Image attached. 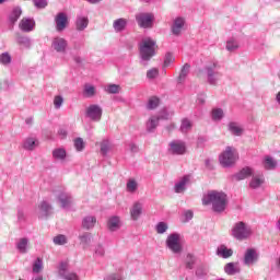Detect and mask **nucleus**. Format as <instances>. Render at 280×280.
Wrapping results in <instances>:
<instances>
[{"label":"nucleus","mask_w":280,"mask_h":280,"mask_svg":"<svg viewBox=\"0 0 280 280\" xmlns=\"http://www.w3.org/2000/svg\"><path fill=\"white\" fill-rule=\"evenodd\" d=\"M104 280H121V275L119 273H112L104 278Z\"/></svg>","instance_id":"680f3d73"},{"label":"nucleus","mask_w":280,"mask_h":280,"mask_svg":"<svg viewBox=\"0 0 280 280\" xmlns=\"http://www.w3.org/2000/svg\"><path fill=\"white\" fill-rule=\"evenodd\" d=\"M107 229L110 233H115L121 229V217L112 215L107 220Z\"/></svg>","instance_id":"a211bd4d"},{"label":"nucleus","mask_w":280,"mask_h":280,"mask_svg":"<svg viewBox=\"0 0 280 280\" xmlns=\"http://www.w3.org/2000/svg\"><path fill=\"white\" fill-rule=\"evenodd\" d=\"M217 255L223 259H229V257H233V249L228 248L225 245H221L217 249Z\"/></svg>","instance_id":"473e14b6"},{"label":"nucleus","mask_w":280,"mask_h":280,"mask_svg":"<svg viewBox=\"0 0 280 280\" xmlns=\"http://www.w3.org/2000/svg\"><path fill=\"white\" fill-rule=\"evenodd\" d=\"M59 135L61 137H67V130H65V129L59 130Z\"/></svg>","instance_id":"774afa93"},{"label":"nucleus","mask_w":280,"mask_h":280,"mask_svg":"<svg viewBox=\"0 0 280 280\" xmlns=\"http://www.w3.org/2000/svg\"><path fill=\"white\" fill-rule=\"evenodd\" d=\"M147 78L149 80H154L155 78H159V69L152 68L147 71Z\"/></svg>","instance_id":"13d9d810"},{"label":"nucleus","mask_w":280,"mask_h":280,"mask_svg":"<svg viewBox=\"0 0 280 280\" xmlns=\"http://www.w3.org/2000/svg\"><path fill=\"white\" fill-rule=\"evenodd\" d=\"M174 60H176V58H174V55L172 52H166L164 57L163 67H170L171 65H173Z\"/></svg>","instance_id":"3c124183"},{"label":"nucleus","mask_w":280,"mask_h":280,"mask_svg":"<svg viewBox=\"0 0 280 280\" xmlns=\"http://www.w3.org/2000/svg\"><path fill=\"white\" fill-rule=\"evenodd\" d=\"M51 49H54L56 54H67L69 42L63 37L55 36L51 40Z\"/></svg>","instance_id":"1a4fd4ad"},{"label":"nucleus","mask_w":280,"mask_h":280,"mask_svg":"<svg viewBox=\"0 0 280 280\" xmlns=\"http://www.w3.org/2000/svg\"><path fill=\"white\" fill-rule=\"evenodd\" d=\"M129 215L132 222H138L141 219V215H143V201H133L129 208Z\"/></svg>","instance_id":"9d476101"},{"label":"nucleus","mask_w":280,"mask_h":280,"mask_svg":"<svg viewBox=\"0 0 280 280\" xmlns=\"http://www.w3.org/2000/svg\"><path fill=\"white\" fill-rule=\"evenodd\" d=\"M259 259V254H257L256 249L248 248L243 258L244 266H255Z\"/></svg>","instance_id":"4468645a"},{"label":"nucleus","mask_w":280,"mask_h":280,"mask_svg":"<svg viewBox=\"0 0 280 280\" xmlns=\"http://www.w3.org/2000/svg\"><path fill=\"white\" fill-rule=\"evenodd\" d=\"M262 165L265 170H275L277 165H279V163L277 162V160H275V158L266 155L262 160Z\"/></svg>","instance_id":"72a5a7b5"},{"label":"nucleus","mask_w":280,"mask_h":280,"mask_svg":"<svg viewBox=\"0 0 280 280\" xmlns=\"http://www.w3.org/2000/svg\"><path fill=\"white\" fill-rule=\"evenodd\" d=\"M191 183V176L185 175L177 183L174 185V191L175 194H185L187 191V185Z\"/></svg>","instance_id":"2eb2a0df"},{"label":"nucleus","mask_w":280,"mask_h":280,"mask_svg":"<svg viewBox=\"0 0 280 280\" xmlns=\"http://www.w3.org/2000/svg\"><path fill=\"white\" fill-rule=\"evenodd\" d=\"M255 174L253 172V168L250 167H244L238 173L233 175L234 180H245V178H249V176H253Z\"/></svg>","instance_id":"393cba45"},{"label":"nucleus","mask_w":280,"mask_h":280,"mask_svg":"<svg viewBox=\"0 0 280 280\" xmlns=\"http://www.w3.org/2000/svg\"><path fill=\"white\" fill-rule=\"evenodd\" d=\"M207 275H209V266L199 265L196 269V277H198L199 279H205Z\"/></svg>","instance_id":"a19ab883"},{"label":"nucleus","mask_w":280,"mask_h":280,"mask_svg":"<svg viewBox=\"0 0 280 280\" xmlns=\"http://www.w3.org/2000/svg\"><path fill=\"white\" fill-rule=\"evenodd\" d=\"M219 161L223 167H231L237 161V153L233 147H226L225 150L221 153Z\"/></svg>","instance_id":"423d86ee"},{"label":"nucleus","mask_w":280,"mask_h":280,"mask_svg":"<svg viewBox=\"0 0 280 280\" xmlns=\"http://www.w3.org/2000/svg\"><path fill=\"white\" fill-rule=\"evenodd\" d=\"M128 26V20L120 18L114 21L113 23V27H114V32H124V30H126V27Z\"/></svg>","instance_id":"7c9ffc66"},{"label":"nucleus","mask_w":280,"mask_h":280,"mask_svg":"<svg viewBox=\"0 0 280 280\" xmlns=\"http://www.w3.org/2000/svg\"><path fill=\"white\" fill-rule=\"evenodd\" d=\"M16 249L19 250V253H21L22 255H25V253H27L28 248H30V238L27 237H22L20 238L16 244Z\"/></svg>","instance_id":"a878e982"},{"label":"nucleus","mask_w":280,"mask_h":280,"mask_svg":"<svg viewBox=\"0 0 280 280\" xmlns=\"http://www.w3.org/2000/svg\"><path fill=\"white\" fill-rule=\"evenodd\" d=\"M198 104H205V96L199 95L197 98Z\"/></svg>","instance_id":"338daca9"},{"label":"nucleus","mask_w":280,"mask_h":280,"mask_svg":"<svg viewBox=\"0 0 280 280\" xmlns=\"http://www.w3.org/2000/svg\"><path fill=\"white\" fill-rule=\"evenodd\" d=\"M167 229H170V225H167V223L165 222H159L156 225H155V231L159 235H163V233H166L167 232Z\"/></svg>","instance_id":"49530a36"},{"label":"nucleus","mask_w":280,"mask_h":280,"mask_svg":"<svg viewBox=\"0 0 280 280\" xmlns=\"http://www.w3.org/2000/svg\"><path fill=\"white\" fill-rule=\"evenodd\" d=\"M58 202L61 209L69 210L73 205V197H71V194L69 192H60L58 195Z\"/></svg>","instance_id":"dca6fc26"},{"label":"nucleus","mask_w":280,"mask_h":280,"mask_svg":"<svg viewBox=\"0 0 280 280\" xmlns=\"http://www.w3.org/2000/svg\"><path fill=\"white\" fill-rule=\"evenodd\" d=\"M265 182L266 179L264 178V174L253 173L249 187L250 189H259V187L262 186Z\"/></svg>","instance_id":"412c9836"},{"label":"nucleus","mask_w":280,"mask_h":280,"mask_svg":"<svg viewBox=\"0 0 280 280\" xmlns=\"http://www.w3.org/2000/svg\"><path fill=\"white\" fill-rule=\"evenodd\" d=\"M68 270H69V264L67 261H61L58 268L59 277L66 280H80L78 275L73 272H69Z\"/></svg>","instance_id":"f8f14e48"},{"label":"nucleus","mask_w":280,"mask_h":280,"mask_svg":"<svg viewBox=\"0 0 280 280\" xmlns=\"http://www.w3.org/2000/svg\"><path fill=\"white\" fill-rule=\"evenodd\" d=\"M136 21L139 27L143 30H150L154 25V13L141 12L136 14Z\"/></svg>","instance_id":"6e6552de"},{"label":"nucleus","mask_w":280,"mask_h":280,"mask_svg":"<svg viewBox=\"0 0 280 280\" xmlns=\"http://www.w3.org/2000/svg\"><path fill=\"white\" fill-rule=\"evenodd\" d=\"M75 27L78 32H84L89 27V18L79 15L75 20Z\"/></svg>","instance_id":"c85d7f7f"},{"label":"nucleus","mask_w":280,"mask_h":280,"mask_svg":"<svg viewBox=\"0 0 280 280\" xmlns=\"http://www.w3.org/2000/svg\"><path fill=\"white\" fill-rule=\"evenodd\" d=\"M228 130L231 135H234V137H242V135H244V128H242L237 122H229Z\"/></svg>","instance_id":"c756f323"},{"label":"nucleus","mask_w":280,"mask_h":280,"mask_svg":"<svg viewBox=\"0 0 280 280\" xmlns=\"http://www.w3.org/2000/svg\"><path fill=\"white\" fill-rule=\"evenodd\" d=\"M120 89L121 88L119 85H117V84H108L105 88V91H106V93H109L112 95H116L117 93H119Z\"/></svg>","instance_id":"8fccbe9b"},{"label":"nucleus","mask_w":280,"mask_h":280,"mask_svg":"<svg viewBox=\"0 0 280 280\" xmlns=\"http://www.w3.org/2000/svg\"><path fill=\"white\" fill-rule=\"evenodd\" d=\"M231 235L234 240L243 242V240H248L253 235V229L245 222L238 221L232 226Z\"/></svg>","instance_id":"7ed1b4c3"},{"label":"nucleus","mask_w":280,"mask_h":280,"mask_svg":"<svg viewBox=\"0 0 280 280\" xmlns=\"http://www.w3.org/2000/svg\"><path fill=\"white\" fill-rule=\"evenodd\" d=\"M51 205H49L47 201H42L37 208L38 218H48V215H51Z\"/></svg>","instance_id":"aec40b11"},{"label":"nucleus","mask_w":280,"mask_h":280,"mask_svg":"<svg viewBox=\"0 0 280 280\" xmlns=\"http://www.w3.org/2000/svg\"><path fill=\"white\" fill-rule=\"evenodd\" d=\"M218 69H220V66L215 62L208 63L203 69L207 75V82L208 84H211V86L218 85L220 78H222V73L218 71Z\"/></svg>","instance_id":"20e7f679"},{"label":"nucleus","mask_w":280,"mask_h":280,"mask_svg":"<svg viewBox=\"0 0 280 280\" xmlns=\"http://www.w3.org/2000/svg\"><path fill=\"white\" fill-rule=\"evenodd\" d=\"M91 240H93V235L89 232H83L79 235V242L83 248H89V246H91Z\"/></svg>","instance_id":"2f4dec72"},{"label":"nucleus","mask_w":280,"mask_h":280,"mask_svg":"<svg viewBox=\"0 0 280 280\" xmlns=\"http://www.w3.org/2000/svg\"><path fill=\"white\" fill-rule=\"evenodd\" d=\"M15 40L21 46V49H32V38L28 36L18 35Z\"/></svg>","instance_id":"cd10ccee"},{"label":"nucleus","mask_w":280,"mask_h":280,"mask_svg":"<svg viewBox=\"0 0 280 280\" xmlns=\"http://www.w3.org/2000/svg\"><path fill=\"white\" fill-rule=\"evenodd\" d=\"M94 255L95 257H104V255H106V249L104 248V245L102 244L95 245Z\"/></svg>","instance_id":"09e8293b"},{"label":"nucleus","mask_w":280,"mask_h":280,"mask_svg":"<svg viewBox=\"0 0 280 280\" xmlns=\"http://www.w3.org/2000/svg\"><path fill=\"white\" fill-rule=\"evenodd\" d=\"M21 14H23V10H21L20 7H15L9 15L10 23L14 25V23L21 19Z\"/></svg>","instance_id":"58836bf2"},{"label":"nucleus","mask_w":280,"mask_h":280,"mask_svg":"<svg viewBox=\"0 0 280 280\" xmlns=\"http://www.w3.org/2000/svg\"><path fill=\"white\" fill-rule=\"evenodd\" d=\"M168 153L173 156H183L187 154V143L183 140H172L168 143Z\"/></svg>","instance_id":"0eeeda50"},{"label":"nucleus","mask_w":280,"mask_h":280,"mask_svg":"<svg viewBox=\"0 0 280 280\" xmlns=\"http://www.w3.org/2000/svg\"><path fill=\"white\" fill-rule=\"evenodd\" d=\"M52 242L56 246H65V244H67L68 240L63 234H59L52 238Z\"/></svg>","instance_id":"c03bdc74"},{"label":"nucleus","mask_w":280,"mask_h":280,"mask_svg":"<svg viewBox=\"0 0 280 280\" xmlns=\"http://www.w3.org/2000/svg\"><path fill=\"white\" fill-rule=\"evenodd\" d=\"M186 222H189L194 218V212L191 210H188L184 213Z\"/></svg>","instance_id":"e2e57ef3"},{"label":"nucleus","mask_w":280,"mask_h":280,"mask_svg":"<svg viewBox=\"0 0 280 280\" xmlns=\"http://www.w3.org/2000/svg\"><path fill=\"white\" fill-rule=\"evenodd\" d=\"M129 150H130V152L137 153V152H139V147H137V144H135V143H130Z\"/></svg>","instance_id":"0e129e2a"},{"label":"nucleus","mask_w":280,"mask_h":280,"mask_svg":"<svg viewBox=\"0 0 280 280\" xmlns=\"http://www.w3.org/2000/svg\"><path fill=\"white\" fill-rule=\"evenodd\" d=\"M159 121H161V116L153 115L147 121V130L148 132H154L159 127Z\"/></svg>","instance_id":"bb28decb"},{"label":"nucleus","mask_w":280,"mask_h":280,"mask_svg":"<svg viewBox=\"0 0 280 280\" xmlns=\"http://www.w3.org/2000/svg\"><path fill=\"white\" fill-rule=\"evenodd\" d=\"M52 159L54 161H59L60 163H63V161H67V150L65 148L54 149Z\"/></svg>","instance_id":"b1692460"},{"label":"nucleus","mask_w":280,"mask_h":280,"mask_svg":"<svg viewBox=\"0 0 280 280\" xmlns=\"http://www.w3.org/2000/svg\"><path fill=\"white\" fill-rule=\"evenodd\" d=\"M95 224H97V218L93 215H86L82 219V229L85 231H91V229H95Z\"/></svg>","instance_id":"4be33fe9"},{"label":"nucleus","mask_w":280,"mask_h":280,"mask_svg":"<svg viewBox=\"0 0 280 280\" xmlns=\"http://www.w3.org/2000/svg\"><path fill=\"white\" fill-rule=\"evenodd\" d=\"M74 148L77 152H82L85 148L84 140L82 138L74 139Z\"/></svg>","instance_id":"6e6d98bb"},{"label":"nucleus","mask_w":280,"mask_h":280,"mask_svg":"<svg viewBox=\"0 0 280 280\" xmlns=\"http://www.w3.org/2000/svg\"><path fill=\"white\" fill-rule=\"evenodd\" d=\"M35 8H38L39 10H43L47 8V0H34Z\"/></svg>","instance_id":"bf43d9fd"},{"label":"nucleus","mask_w":280,"mask_h":280,"mask_svg":"<svg viewBox=\"0 0 280 280\" xmlns=\"http://www.w3.org/2000/svg\"><path fill=\"white\" fill-rule=\"evenodd\" d=\"M56 32H65L69 25V18L67 13L60 12L55 16Z\"/></svg>","instance_id":"ddd939ff"},{"label":"nucleus","mask_w":280,"mask_h":280,"mask_svg":"<svg viewBox=\"0 0 280 280\" xmlns=\"http://www.w3.org/2000/svg\"><path fill=\"white\" fill-rule=\"evenodd\" d=\"M185 30V18H175L171 26V32L174 36H180Z\"/></svg>","instance_id":"f3484780"},{"label":"nucleus","mask_w":280,"mask_h":280,"mask_svg":"<svg viewBox=\"0 0 280 280\" xmlns=\"http://www.w3.org/2000/svg\"><path fill=\"white\" fill-rule=\"evenodd\" d=\"M139 189V182L135 178H129L126 184V191L128 194H137V190Z\"/></svg>","instance_id":"f704fd0d"},{"label":"nucleus","mask_w":280,"mask_h":280,"mask_svg":"<svg viewBox=\"0 0 280 280\" xmlns=\"http://www.w3.org/2000/svg\"><path fill=\"white\" fill-rule=\"evenodd\" d=\"M40 270H43V259L37 258L34 264H33V272L35 275H38V272H40Z\"/></svg>","instance_id":"5fc2aeb1"},{"label":"nucleus","mask_w":280,"mask_h":280,"mask_svg":"<svg viewBox=\"0 0 280 280\" xmlns=\"http://www.w3.org/2000/svg\"><path fill=\"white\" fill-rule=\"evenodd\" d=\"M224 117V110L222 108L212 109V119L213 121H221Z\"/></svg>","instance_id":"37998d69"},{"label":"nucleus","mask_w":280,"mask_h":280,"mask_svg":"<svg viewBox=\"0 0 280 280\" xmlns=\"http://www.w3.org/2000/svg\"><path fill=\"white\" fill-rule=\"evenodd\" d=\"M228 202L226 194L218 190H210L202 198V205H211L214 213H222L225 211Z\"/></svg>","instance_id":"f257e3e1"},{"label":"nucleus","mask_w":280,"mask_h":280,"mask_svg":"<svg viewBox=\"0 0 280 280\" xmlns=\"http://www.w3.org/2000/svg\"><path fill=\"white\" fill-rule=\"evenodd\" d=\"M195 264H196V257H194V255H191V254H188L187 258H186V268L188 270H192Z\"/></svg>","instance_id":"864d4df0"},{"label":"nucleus","mask_w":280,"mask_h":280,"mask_svg":"<svg viewBox=\"0 0 280 280\" xmlns=\"http://www.w3.org/2000/svg\"><path fill=\"white\" fill-rule=\"evenodd\" d=\"M238 47H240V45L237 44V40L229 39L226 42L225 49H228L229 51H235V49H238Z\"/></svg>","instance_id":"603ef678"},{"label":"nucleus","mask_w":280,"mask_h":280,"mask_svg":"<svg viewBox=\"0 0 280 280\" xmlns=\"http://www.w3.org/2000/svg\"><path fill=\"white\" fill-rule=\"evenodd\" d=\"M18 220L19 222H23V220H25V213H23V211L18 212Z\"/></svg>","instance_id":"69168bd1"},{"label":"nucleus","mask_w":280,"mask_h":280,"mask_svg":"<svg viewBox=\"0 0 280 280\" xmlns=\"http://www.w3.org/2000/svg\"><path fill=\"white\" fill-rule=\"evenodd\" d=\"M63 104H65V97H62V95H56L54 97V107L56 108V110H60Z\"/></svg>","instance_id":"de8ad7c7"},{"label":"nucleus","mask_w":280,"mask_h":280,"mask_svg":"<svg viewBox=\"0 0 280 280\" xmlns=\"http://www.w3.org/2000/svg\"><path fill=\"white\" fill-rule=\"evenodd\" d=\"M158 117H160V119H170V112L167 110V108H164L162 109L160 115H158Z\"/></svg>","instance_id":"052dcab7"},{"label":"nucleus","mask_w":280,"mask_h":280,"mask_svg":"<svg viewBox=\"0 0 280 280\" xmlns=\"http://www.w3.org/2000/svg\"><path fill=\"white\" fill-rule=\"evenodd\" d=\"M140 65L148 67L150 60L156 56V42L150 37L143 38L139 43Z\"/></svg>","instance_id":"f03ea898"},{"label":"nucleus","mask_w":280,"mask_h":280,"mask_svg":"<svg viewBox=\"0 0 280 280\" xmlns=\"http://www.w3.org/2000/svg\"><path fill=\"white\" fill-rule=\"evenodd\" d=\"M38 139L34 137H28L23 142V149L27 150L28 152H33V150L38 148Z\"/></svg>","instance_id":"5701e85b"},{"label":"nucleus","mask_w":280,"mask_h":280,"mask_svg":"<svg viewBox=\"0 0 280 280\" xmlns=\"http://www.w3.org/2000/svg\"><path fill=\"white\" fill-rule=\"evenodd\" d=\"M102 106L93 104L86 107L85 117H88L92 121H100L102 119Z\"/></svg>","instance_id":"9b49d317"},{"label":"nucleus","mask_w":280,"mask_h":280,"mask_svg":"<svg viewBox=\"0 0 280 280\" xmlns=\"http://www.w3.org/2000/svg\"><path fill=\"white\" fill-rule=\"evenodd\" d=\"M166 247L171 249L174 255H180V253H183V242H180V234H170L166 238Z\"/></svg>","instance_id":"39448f33"},{"label":"nucleus","mask_w":280,"mask_h":280,"mask_svg":"<svg viewBox=\"0 0 280 280\" xmlns=\"http://www.w3.org/2000/svg\"><path fill=\"white\" fill-rule=\"evenodd\" d=\"M12 62V56L9 55V52H2L0 55V65H10Z\"/></svg>","instance_id":"4d7b16f0"},{"label":"nucleus","mask_w":280,"mask_h":280,"mask_svg":"<svg viewBox=\"0 0 280 280\" xmlns=\"http://www.w3.org/2000/svg\"><path fill=\"white\" fill-rule=\"evenodd\" d=\"M101 154L102 156H108V152L113 150V143L108 139H104L101 143Z\"/></svg>","instance_id":"c9c22d12"},{"label":"nucleus","mask_w":280,"mask_h":280,"mask_svg":"<svg viewBox=\"0 0 280 280\" xmlns=\"http://www.w3.org/2000/svg\"><path fill=\"white\" fill-rule=\"evenodd\" d=\"M159 104H160L159 97L152 96L148 101L147 108H148V110H154V108L159 107Z\"/></svg>","instance_id":"79ce46f5"},{"label":"nucleus","mask_w":280,"mask_h":280,"mask_svg":"<svg viewBox=\"0 0 280 280\" xmlns=\"http://www.w3.org/2000/svg\"><path fill=\"white\" fill-rule=\"evenodd\" d=\"M19 27L22 32H34V27H36V22L32 18H23L20 21Z\"/></svg>","instance_id":"6ab92c4d"},{"label":"nucleus","mask_w":280,"mask_h":280,"mask_svg":"<svg viewBox=\"0 0 280 280\" xmlns=\"http://www.w3.org/2000/svg\"><path fill=\"white\" fill-rule=\"evenodd\" d=\"M95 93H97L95 90V85H92L90 83L84 84V86H83V96L84 97H95Z\"/></svg>","instance_id":"ea45409f"},{"label":"nucleus","mask_w":280,"mask_h":280,"mask_svg":"<svg viewBox=\"0 0 280 280\" xmlns=\"http://www.w3.org/2000/svg\"><path fill=\"white\" fill-rule=\"evenodd\" d=\"M189 69H191V66H189V63H185L182 67V70H180L179 75L177 78L178 84H183V82H185V80H187V75H189Z\"/></svg>","instance_id":"4c0bfd02"},{"label":"nucleus","mask_w":280,"mask_h":280,"mask_svg":"<svg viewBox=\"0 0 280 280\" xmlns=\"http://www.w3.org/2000/svg\"><path fill=\"white\" fill-rule=\"evenodd\" d=\"M226 275L233 276L240 272V265L237 262H228L224 267Z\"/></svg>","instance_id":"e433bc0d"},{"label":"nucleus","mask_w":280,"mask_h":280,"mask_svg":"<svg viewBox=\"0 0 280 280\" xmlns=\"http://www.w3.org/2000/svg\"><path fill=\"white\" fill-rule=\"evenodd\" d=\"M191 127H192L191 120H189L188 118H184L182 120V125H180L182 132H189V130H191Z\"/></svg>","instance_id":"a18cd8bd"}]
</instances>
